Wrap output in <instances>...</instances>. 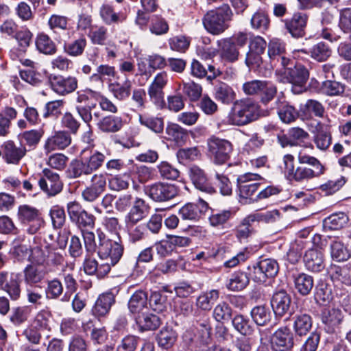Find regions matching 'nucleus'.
Segmentation results:
<instances>
[{"label": "nucleus", "instance_id": "nucleus-1", "mask_svg": "<svg viewBox=\"0 0 351 351\" xmlns=\"http://www.w3.org/2000/svg\"><path fill=\"white\" fill-rule=\"evenodd\" d=\"M233 12L227 3L208 11L202 19L206 30L213 35H219L229 27Z\"/></svg>", "mask_w": 351, "mask_h": 351}, {"label": "nucleus", "instance_id": "nucleus-2", "mask_svg": "<svg viewBox=\"0 0 351 351\" xmlns=\"http://www.w3.org/2000/svg\"><path fill=\"white\" fill-rule=\"evenodd\" d=\"M97 254L101 261H105V265H109V270L115 266L123 256L124 247L121 239L117 240L108 238L103 232L98 233Z\"/></svg>", "mask_w": 351, "mask_h": 351}, {"label": "nucleus", "instance_id": "nucleus-3", "mask_svg": "<svg viewBox=\"0 0 351 351\" xmlns=\"http://www.w3.org/2000/svg\"><path fill=\"white\" fill-rule=\"evenodd\" d=\"M258 117V105L250 99H242L234 102L228 121L232 125L242 126L256 120Z\"/></svg>", "mask_w": 351, "mask_h": 351}, {"label": "nucleus", "instance_id": "nucleus-4", "mask_svg": "<svg viewBox=\"0 0 351 351\" xmlns=\"http://www.w3.org/2000/svg\"><path fill=\"white\" fill-rule=\"evenodd\" d=\"M261 179L262 177L259 174L252 173H247L239 176L237 186L241 203L247 204L256 202V193L260 185L256 181Z\"/></svg>", "mask_w": 351, "mask_h": 351}, {"label": "nucleus", "instance_id": "nucleus-5", "mask_svg": "<svg viewBox=\"0 0 351 351\" xmlns=\"http://www.w3.org/2000/svg\"><path fill=\"white\" fill-rule=\"evenodd\" d=\"M17 215L19 221L25 227V231L30 234L36 233L44 224L41 212L30 205H21Z\"/></svg>", "mask_w": 351, "mask_h": 351}, {"label": "nucleus", "instance_id": "nucleus-6", "mask_svg": "<svg viewBox=\"0 0 351 351\" xmlns=\"http://www.w3.org/2000/svg\"><path fill=\"white\" fill-rule=\"evenodd\" d=\"M66 208L71 221L81 231L94 228L95 216L84 209L80 203L77 202H69Z\"/></svg>", "mask_w": 351, "mask_h": 351}, {"label": "nucleus", "instance_id": "nucleus-7", "mask_svg": "<svg viewBox=\"0 0 351 351\" xmlns=\"http://www.w3.org/2000/svg\"><path fill=\"white\" fill-rule=\"evenodd\" d=\"M208 152L215 163L222 165L230 158L232 143L226 139L212 137L208 141Z\"/></svg>", "mask_w": 351, "mask_h": 351}, {"label": "nucleus", "instance_id": "nucleus-8", "mask_svg": "<svg viewBox=\"0 0 351 351\" xmlns=\"http://www.w3.org/2000/svg\"><path fill=\"white\" fill-rule=\"evenodd\" d=\"M38 184L40 189L48 197L56 196L63 189V183L60 180L59 174L48 168H45L42 171Z\"/></svg>", "mask_w": 351, "mask_h": 351}, {"label": "nucleus", "instance_id": "nucleus-9", "mask_svg": "<svg viewBox=\"0 0 351 351\" xmlns=\"http://www.w3.org/2000/svg\"><path fill=\"white\" fill-rule=\"evenodd\" d=\"M145 191L154 201L158 202L169 201L178 195L176 185L161 182L147 186Z\"/></svg>", "mask_w": 351, "mask_h": 351}, {"label": "nucleus", "instance_id": "nucleus-10", "mask_svg": "<svg viewBox=\"0 0 351 351\" xmlns=\"http://www.w3.org/2000/svg\"><path fill=\"white\" fill-rule=\"evenodd\" d=\"M21 275L18 273L0 271V290L7 293L12 300H17L21 293Z\"/></svg>", "mask_w": 351, "mask_h": 351}, {"label": "nucleus", "instance_id": "nucleus-11", "mask_svg": "<svg viewBox=\"0 0 351 351\" xmlns=\"http://www.w3.org/2000/svg\"><path fill=\"white\" fill-rule=\"evenodd\" d=\"M252 278L255 282H263L268 278L276 276L279 270L277 261L273 258H265L253 265Z\"/></svg>", "mask_w": 351, "mask_h": 351}, {"label": "nucleus", "instance_id": "nucleus-12", "mask_svg": "<svg viewBox=\"0 0 351 351\" xmlns=\"http://www.w3.org/2000/svg\"><path fill=\"white\" fill-rule=\"evenodd\" d=\"M49 83L53 91L59 95L64 96L77 89L78 81L74 76L51 75L49 77Z\"/></svg>", "mask_w": 351, "mask_h": 351}, {"label": "nucleus", "instance_id": "nucleus-13", "mask_svg": "<svg viewBox=\"0 0 351 351\" xmlns=\"http://www.w3.org/2000/svg\"><path fill=\"white\" fill-rule=\"evenodd\" d=\"M267 54L273 66H288L290 59L286 56L285 44L278 38L271 39L267 45Z\"/></svg>", "mask_w": 351, "mask_h": 351}, {"label": "nucleus", "instance_id": "nucleus-14", "mask_svg": "<svg viewBox=\"0 0 351 351\" xmlns=\"http://www.w3.org/2000/svg\"><path fill=\"white\" fill-rule=\"evenodd\" d=\"M308 16L304 12H295L293 16L284 21L287 32L296 38H302L305 35Z\"/></svg>", "mask_w": 351, "mask_h": 351}, {"label": "nucleus", "instance_id": "nucleus-15", "mask_svg": "<svg viewBox=\"0 0 351 351\" xmlns=\"http://www.w3.org/2000/svg\"><path fill=\"white\" fill-rule=\"evenodd\" d=\"M208 209V204L202 199L197 203H188L180 208L178 214L183 220L197 221L205 214Z\"/></svg>", "mask_w": 351, "mask_h": 351}, {"label": "nucleus", "instance_id": "nucleus-16", "mask_svg": "<svg viewBox=\"0 0 351 351\" xmlns=\"http://www.w3.org/2000/svg\"><path fill=\"white\" fill-rule=\"evenodd\" d=\"M271 343L274 351H289L293 346V335L288 328H280L272 335Z\"/></svg>", "mask_w": 351, "mask_h": 351}, {"label": "nucleus", "instance_id": "nucleus-17", "mask_svg": "<svg viewBox=\"0 0 351 351\" xmlns=\"http://www.w3.org/2000/svg\"><path fill=\"white\" fill-rule=\"evenodd\" d=\"M1 148L3 150V158L9 164H18L27 152L25 147H17L12 141L4 142L1 145Z\"/></svg>", "mask_w": 351, "mask_h": 351}, {"label": "nucleus", "instance_id": "nucleus-18", "mask_svg": "<svg viewBox=\"0 0 351 351\" xmlns=\"http://www.w3.org/2000/svg\"><path fill=\"white\" fill-rule=\"evenodd\" d=\"M291 304V296L284 290L276 292L271 300L274 312L278 316H283L286 313H290Z\"/></svg>", "mask_w": 351, "mask_h": 351}, {"label": "nucleus", "instance_id": "nucleus-19", "mask_svg": "<svg viewBox=\"0 0 351 351\" xmlns=\"http://www.w3.org/2000/svg\"><path fill=\"white\" fill-rule=\"evenodd\" d=\"M189 176L198 190L210 194L215 191V188L209 183L204 170L199 167L192 166L189 169Z\"/></svg>", "mask_w": 351, "mask_h": 351}, {"label": "nucleus", "instance_id": "nucleus-20", "mask_svg": "<svg viewBox=\"0 0 351 351\" xmlns=\"http://www.w3.org/2000/svg\"><path fill=\"white\" fill-rule=\"evenodd\" d=\"M71 143V137L68 132L58 131L47 139L44 148L49 153L56 149H64Z\"/></svg>", "mask_w": 351, "mask_h": 351}, {"label": "nucleus", "instance_id": "nucleus-21", "mask_svg": "<svg viewBox=\"0 0 351 351\" xmlns=\"http://www.w3.org/2000/svg\"><path fill=\"white\" fill-rule=\"evenodd\" d=\"M304 263L306 269L312 272H319L325 268L324 254L317 249H310L305 252Z\"/></svg>", "mask_w": 351, "mask_h": 351}, {"label": "nucleus", "instance_id": "nucleus-22", "mask_svg": "<svg viewBox=\"0 0 351 351\" xmlns=\"http://www.w3.org/2000/svg\"><path fill=\"white\" fill-rule=\"evenodd\" d=\"M49 272L47 268L29 264L23 269L24 281L27 285H35L42 282Z\"/></svg>", "mask_w": 351, "mask_h": 351}, {"label": "nucleus", "instance_id": "nucleus-23", "mask_svg": "<svg viewBox=\"0 0 351 351\" xmlns=\"http://www.w3.org/2000/svg\"><path fill=\"white\" fill-rule=\"evenodd\" d=\"M147 304V293L142 290H138L132 295L128 306L130 312L135 317L145 312L148 309Z\"/></svg>", "mask_w": 351, "mask_h": 351}, {"label": "nucleus", "instance_id": "nucleus-24", "mask_svg": "<svg viewBox=\"0 0 351 351\" xmlns=\"http://www.w3.org/2000/svg\"><path fill=\"white\" fill-rule=\"evenodd\" d=\"M217 43L220 56L223 60L230 62L238 60L239 51L232 38L221 39L217 40Z\"/></svg>", "mask_w": 351, "mask_h": 351}, {"label": "nucleus", "instance_id": "nucleus-25", "mask_svg": "<svg viewBox=\"0 0 351 351\" xmlns=\"http://www.w3.org/2000/svg\"><path fill=\"white\" fill-rule=\"evenodd\" d=\"M215 99L224 105L234 104L236 101V93L233 88L224 82H219L214 86Z\"/></svg>", "mask_w": 351, "mask_h": 351}, {"label": "nucleus", "instance_id": "nucleus-26", "mask_svg": "<svg viewBox=\"0 0 351 351\" xmlns=\"http://www.w3.org/2000/svg\"><path fill=\"white\" fill-rule=\"evenodd\" d=\"M149 210V207L145 200L136 198L134 201L132 208L125 217V222L130 223L139 222L148 215Z\"/></svg>", "mask_w": 351, "mask_h": 351}, {"label": "nucleus", "instance_id": "nucleus-27", "mask_svg": "<svg viewBox=\"0 0 351 351\" xmlns=\"http://www.w3.org/2000/svg\"><path fill=\"white\" fill-rule=\"evenodd\" d=\"M135 322L141 332L155 330L161 324L160 318L153 313L144 312L135 316Z\"/></svg>", "mask_w": 351, "mask_h": 351}, {"label": "nucleus", "instance_id": "nucleus-28", "mask_svg": "<svg viewBox=\"0 0 351 351\" xmlns=\"http://www.w3.org/2000/svg\"><path fill=\"white\" fill-rule=\"evenodd\" d=\"M283 69L287 75V81L291 84L302 86L308 78V71L302 65H297L293 69L288 66Z\"/></svg>", "mask_w": 351, "mask_h": 351}, {"label": "nucleus", "instance_id": "nucleus-29", "mask_svg": "<svg viewBox=\"0 0 351 351\" xmlns=\"http://www.w3.org/2000/svg\"><path fill=\"white\" fill-rule=\"evenodd\" d=\"M69 179H79L92 174L83 158L73 160L65 171Z\"/></svg>", "mask_w": 351, "mask_h": 351}, {"label": "nucleus", "instance_id": "nucleus-30", "mask_svg": "<svg viewBox=\"0 0 351 351\" xmlns=\"http://www.w3.org/2000/svg\"><path fill=\"white\" fill-rule=\"evenodd\" d=\"M165 133L167 139L173 141L178 146L184 145L189 138L187 130L177 123L167 124Z\"/></svg>", "mask_w": 351, "mask_h": 351}, {"label": "nucleus", "instance_id": "nucleus-31", "mask_svg": "<svg viewBox=\"0 0 351 351\" xmlns=\"http://www.w3.org/2000/svg\"><path fill=\"white\" fill-rule=\"evenodd\" d=\"M294 287L303 296L308 295L314 286L313 276L305 273L293 275Z\"/></svg>", "mask_w": 351, "mask_h": 351}, {"label": "nucleus", "instance_id": "nucleus-32", "mask_svg": "<svg viewBox=\"0 0 351 351\" xmlns=\"http://www.w3.org/2000/svg\"><path fill=\"white\" fill-rule=\"evenodd\" d=\"M84 272L88 275L95 274L98 278H104L109 272V265L104 263H99L95 258L86 256L83 263Z\"/></svg>", "mask_w": 351, "mask_h": 351}, {"label": "nucleus", "instance_id": "nucleus-33", "mask_svg": "<svg viewBox=\"0 0 351 351\" xmlns=\"http://www.w3.org/2000/svg\"><path fill=\"white\" fill-rule=\"evenodd\" d=\"M277 112L280 120L285 123L294 121L298 117V112L282 98H278L276 101Z\"/></svg>", "mask_w": 351, "mask_h": 351}, {"label": "nucleus", "instance_id": "nucleus-34", "mask_svg": "<svg viewBox=\"0 0 351 351\" xmlns=\"http://www.w3.org/2000/svg\"><path fill=\"white\" fill-rule=\"evenodd\" d=\"M114 302V297L111 293H106L99 296L93 308V313L97 317L107 315Z\"/></svg>", "mask_w": 351, "mask_h": 351}, {"label": "nucleus", "instance_id": "nucleus-35", "mask_svg": "<svg viewBox=\"0 0 351 351\" xmlns=\"http://www.w3.org/2000/svg\"><path fill=\"white\" fill-rule=\"evenodd\" d=\"M97 125L104 132L114 133L121 129L123 121L120 117L109 115L99 120Z\"/></svg>", "mask_w": 351, "mask_h": 351}, {"label": "nucleus", "instance_id": "nucleus-36", "mask_svg": "<svg viewBox=\"0 0 351 351\" xmlns=\"http://www.w3.org/2000/svg\"><path fill=\"white\" fill-rule=\"evenodd\" d=\"M330 256L337 262L346 261L350 257L348 247L338 239H333L330 244Z\"/></svg>", "mask_w": 351, "mask_h": 351}, {"label": "nucleus", "instance_id": "nucleus-37", "mask_svg": "<svg viewBox=\"0 0 351 351\" xmlns=\"http://www.w3.org/2000/svg\"><path fill=\"white\" fill-rule=\"evenodd\" d=\"M138 121L141 125L156 134H161L164 130V121L161 117L151 116L148 114H140Z\"/></svg>", "mask_w": 351, "mask_h": 351}, {"label": "nucleus", "instance_id": "nucleus-38", "mask_svg": "<svg viewBox=\"0 0 351 351\" xmlns=\"http://www.w3.org/2000/svg\"><path fill=\"white\" fill-rule=\"evenodd\" d=\"M330 276L335 283L351 286V267L335 266L331 268Z\"/></svg>", "mask_w": 351, "mask_h": 351}, {"label": "nucleus", "instance_id": "nucleus-39", "mask_svg": "<svg viewBox=\"0 0 351 351\" xmlns=\"http://www.w3.org/2000/svg\"><path fill=\"white\" fill-rule=\"evenodd\" d=\"M342 319V312L337 308L325 309L322 313V319L323 323L328 326V332H332L334 328L341 323Z\"/></svg>", "mask_w": 351, "mask_h": 351}, {"label": "nucleus", "instance_id": "nucleus-40", "mask_svg": "<svg viewBox=\"0 0 351 351\" xmlns=\"http://www.w3.org/2000/svg\"><path fill=\"white\" fill-rule=\"evenodd\" d=\"M219 297V291L216 289L203 292L197 298L196 305L201 310L208 311L212 308L213 304L218 300Z\"/></svg>", "mask_w": 351, "mask_h": 351}, {"label": "nucleus", "instance_id": "nucleus-41", "mask_svg": "<svg viewBox=\"0 0 351 351\" xmlns=\"http://www.w3.org/2000/svg\"><path fill=\"white\" fill-rule=\"evenodd\" d=\"M249 282V277L245 272L237 271L231 275L226 286L231 291H238L246 287Z\"/></svg>", "mask_w": 351, "mask_h": 351}, {"label": "nucleus", "instance_id": "nucleus-42", "mask_svg": "<svg viewBox=\"0 0 351 351\" xmlns=\"http://www.w3.org/2000/svg\"><path fill=\"white\" fill-rule=\"evenodd\" d=\"M250 314L253 321L258 326L266 325L271 318L270 309L265 305L254 306Z\"/></svg>", "mask_w": 351, "mask_h": 351}, {"label": "nucleus", "instance_id": "nucleus-43", "mask_svg": "<svg viewBox=\"0 0 351 351\" xmlns=\"http://www.w3.org/2000/svg\"><path fill=\"white\" fill-rule=\"evenodd\" d=\"M348 221V217L344 213H334L324 220V227L328 230H339Z\"/></svg>", "mask_w": 351, "mask_h": 351}, {"label": "nucleus", "instance_id": "nucleus-44", "mask_svg": "<svg viewBox=\"0 0 351 351\" xmlns=\"http://www.w3.org/2000/svg\"><path fill=\"white\" fill-rule=\"evenodd\" d=\"M64 287L60 279L54 278L46 282L45 295L49 300H58L63 293Z\"/></svg>", "mask_w": 351, "mask_h": 351}, {"label": "nucleus", "instance_id": "nucleus-45", "mask_svg": "<svg viewBox=\"0 0 351 351\" xmlns=\"http://www.w3.org/2000/svg\"><path fill=\"white\" fill-rule=\"evenodd\" d=\"M177 337L176 332L172 328L164 327L158 334V343L159 346L168 349L176 341Z\"/></svg>", "mask_w": 351, "mask_h": 351}, {"label": "nucleus", "instance_id": "nucleus-46", "mask_svg": "<svg viewBox=\"0 0 351 351\" xmlns=\"http://www.w3.org/2000/svg\"><path fill=\"white\" fill-rule=\"evenodd\" d=\"M86 45V39L82 36L73 41L65 43L64 45V51L72 57L80 56L83 54Z\"/></svg>", "mask_w": 351, "mask_h": 351}, {"label": "nucleus", "instance_id": "nucleus-47", "mask_svg": "<svg viewBox=\"0 0 351 351\" xmlns=\"http://www.w3.org/2000/svg\"><path fill=\"white\" fill-rule=\"evenodd\" d=\"M36 46L40 53L46 55H53L57 51L54 42L45 34L38 35L36 38Z\"/></svg>", "mask_w": 351, "mask_h": 351}, {"label": "nucleus", "instance_id": "nucleus-48", "mask_svg": "<svg viewBox=\"0 0 351 351\" xmlns=\"http://www.w3.org/2000/svg\"><path fill=\"white\" fill-rule=\"evenodd\" d=\"M321 175H322V173L315 171L314 169H311V167L299 166L295 169V171L289 180L303 182L317 178Z\"/></svg>", "mask_w": 351, "mask_h": 351}, {"label": "nucleus", "instance_id": "nucleus-49", "mask_svg": "<svg viewBox=\"0 0 351 351\" xmlns=\"http://www.w3.org/2000/svg\"><path fill=\"white\" fill-rule=\"evenodd\" d=\"M131 88L132 82L129 80H126L123 84L114 82L109 85L110 91L119 100H124L130 96Z\"/></svg>", "mask_w": 351, "mask_h": 351}, {"label": "nucleus", "instance_id": "nucleus-50", "mask_svg": "<svg viewBox=\"0 0 351 351\" xmlns=\"http://www.w3.org/2000/svg\"><path fill=\"white\" fill-rule=\"evenodd\" d=\"M312 327V319L307 314H300L295 316L293 328L297 335H305Z\"/></svg>", "mask_w": 351, "mask_h": 351}, {"label": "nucleus", "instance_id": "nucleus-51", "mask_svg": "<svg viewBox=\"0 0 351 351\" xmlns=\"http://www.w3.org/2000/svg\"><path fill=\"white\" fill-rule=\"evenodd\" d=\"M281 217V213L278 209L267 210L263 213H255L250 215V220L262 221L266 223H271L278 221Z\"/></svg>", "mask_w": 351, "mask_h": 351}, {"label": "nucleus", "instance_id": "nucleus-52", "mask_svg": "<svg viewBox=\"0 0 351 351\" xmlns=\"http://www.w3.org/2000/svg\"><path fill=\"white\" fill-rule=\"evenodd\" d=\"M250 23L253 29L264 32L269 28V19L265 12L258 10L252 15Z\"/></svg>", "mask_w": 351, "mask_h": 351}, {"label": "nucleus", "instance_id": "nucleus-53", "mask_svg": "<svg viewBox=\"0 0 351 351\" xmlns=\"http://www.w3.org/2000/svg\"><path fill=\"white\" fill-rule=\"evenodd\" d=\"M232 308L225 302L219 303L213 309V316L218 322L229 321L232 317Z\"/></svg>", "mask_w": 351, "mask_h": 351}, {"label": "nucleus", "instance_id": "nucleus-54", "mask_svg": "<svg viewBox=\"0 0 351 351\" xmlns=\"http://www.w3.org/2000/svg\"><path fill=\"white\" fill-rule=\"evenodd\" d=\"M344 90V85L334 80H326L322 82L321 86L322 93L328 96L340 95Z\"/></svg>", "mask_w": 351, "mask_h": 351}, {"label": "nucleus", "instance_id": "nucleus-55", "mask_svg": "<svg viewBox=\"0 0 351 351\" xmlns=\"http://www.w3.org/2000/svg\"><path fill=\"white\" fill-rule=\"evenodd\" d=\"M264 139L258 136V134H254L251 138L244 145L242 154L250 156L256 153L264 144Z\"/></svg>", "mask_w": 351, "mask_h": 351}, {"label": "nucleus", "instance_id": "nucleus-56", "mask_svg": "<svg viewBox=\"0 0 351 351\" xmlns=\"http://www.w3.org/2000/svg\"><path fill=\"white\" fill-rule=\"evenodd\" d=\"M261 86L258 95L260 97L261 101L263 104H267L271 101L276 95L277 88L271 82L265 80Z\"/></svg>", "mask_w": 351, "mask_h": 351}, {"label": "nucleus", "instance_id": "nucleus-57", "mask_svg": "<svg viewBox=\"0 0 351 351\" xmlns=\"http://www.w3.org/2000/svg\"><path fill=\"white\" fill-rule=\"evenodd\" d=\"M86 163L88 169L93 173L94 171L98 170L104 164L106 156L104 154L98 151H94L91 153L90 156L87 158H82Z\"/></svg>", "mask_w": 351, "mask_h": 351}, {"label": "nucleus", "instance_id": "nucleus-58", "mask_svg": "<svg viewBox=\"0 0 351 351\" xmlns=\"http://www.w3.org/2000/svg\"><path fill=\"white\" fill-rule=\"evenodd\" d=\"M329 47L322 42L318 43L310 49L311 56L319 62L325 61L330 56Z\"/></svg>", "mask_w": 351, "mask_h": 351}, {"label": "nucleus", "instance_id": "nucleus-59", "mask_svg": "<svg viewBox=\"0 0 351 351\" xmlns=\"http://www.w3.org/2000/svg\"><path fill=\"white\" fill-rule=\"evenodd\" d=\"M50 317V312L47 310H41L37 313L31 324L40 331L49 330L50 329L49 324Z\"/></svg>", "mask_w": 351, "mask_h": 351}, {"label": "nucleus", "instance_id": "nucleus-60", "mask_svg": "<svg viewBox=\"0 0 351 351\" xmlns=\"http://www.w3.org/2000/svg\"><path fill=\"white\" fill-rule=\"evenodd\" d=\"M234 329L243 335H249L252 330L249 320L242 315H237L232 320Z\"/></svg>", "mask_w": 351, "mask_h": 351}, {"label": "nucleus", "instance_id": "nucleus-61", "mask_svg": "<svg viewBox=\"0 0 351 351\" xmlns=\"http://www.w3.org/2000/svg\"><path fill=\"white\" fill-rule=\"evenodd\" d=\"M182 91L184 95L193 101H197L202 95V86L193 82H183Z\"/></svg>", "mask_w": 351, "mask_h": 351}, {"label": "nucleus", "instance_id": "nucleus-62", "mask_svg": "<svg viewBox=\"0 0 351 351\" xmlns=\"http://www.w3.org/2000/svg\"><path fill=\"white\" fill-rule=\"evenodd\" d=\"M20 77L23 80L33 86H38L41 84L44 78L42 73L32 69L21 71Z\"/></svg>", "mask_w": 351, "mask_h": 351}, {"label": "nucleus", "instance_id": "nucleus-63", "mask_svg": "<svg viewBox=\"0 0 351 351\" xmlns=\"http://www.w3.org/2000/svg\"><path fill=\"white\" fill-rule=\"evenodd\" d=\"M150 32L156 35H162L166 34L169 30V25L166 21L158 16L153 15L151 19Z\"/></svg>", "mask_w": 351, "mask_h": 351}, {"label": "nucleus", "instance_id": "nucleus-64", "mask_svg": "<svg viewBox=\"0 0 351 351\" xmlns=\"http://www.w3.org/2000/svg\"><path fill=\"white\" fill-rule=\"evenodd\" d=\"M158 169L160 176L164 179L176 180L180 176V171L165 161L161 162L158 165Z\"/></svg>", "mask_w": 351, "mask_h": 351}]
</instances>
